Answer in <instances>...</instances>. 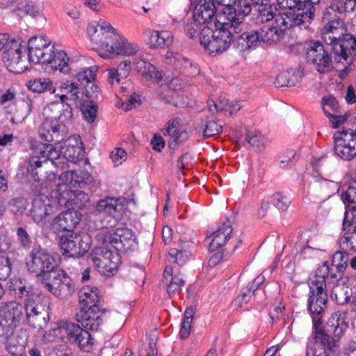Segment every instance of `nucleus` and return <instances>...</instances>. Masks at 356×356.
I'll list each match as a JSON object with an SVG mask.
<instances>
[{"instance_id": "nucleus-1", "label": "nucleus", "mask_w": 356, "mask_h": 356, "mask_svg": "<svg viewBox=\"0 0 356 356\" xmlns=\"http://www.w3.org/2000/svg\"><path fill=\"white\" fill-rule=\"evenodd\" d=\"M49 305L36 296L25 299L24 305L15 301L0 302V336L10 335L20 323L40 331L49 321Z\"/></svg>"}, {"instance_id": "nucleus-2", "label": "nucleus", "mask_w": 356, "mask_h": 356, "mask_svg": "<svg viewBox=\"0 0 356 356\" xmlns=\"http://www.w3.org/2000/svg\"><path fill=\"white\" fill-rule=\"evenodd\" d=\"M313 337L307 344L306 356H330L338 348V341L348 325L346 314L336 312L328 319L323 328H320L321 316H312Z\"/></svg>"}, {"instance_id": "nucleus-3", "label": "nucleus", "mask_w": 356, "mask_h": 356, "mask_svg": "<svg viewBox=\"0 0 356 356\" xmlns=\"http://www.w3.org/2000/svg\"><path fill=\"white\" fill-rule=\"evenodd\" d=\"M90 40L99 47V56L106 58L110 55L133 56L139 51V47L120 35L115 34L114 28L107 22L97 24L90 23L87 27Z\"/></svg>"}, {"instance_id": "nucleus-4", "label": "nucleus", "mask_w": 356, "mask_h": 356, "mask_svg": "<svg viewBox=\"0 0 356 356\" xmlns=\"http://www.w3.org/2000/svg\"><path fill=\"white\" fill-rule=\"evenodd\" d=\"M28 56L30 62L45 65L49 73L59 70L67 74L72 69L67 54L60 50L55 51V47L44 35L32 37L28 42Z\"/></svg>"}, {"instance_id": "nucleus-5", "label": "nucleus", "mask_w": 356, "mask_h": 356, "mask_svg": "<svg viewBox=\"0 0 356 356\" xmlns=\"http://www.w3.org/2000/svg\"><path fill=\"white\" fill-rule=\"evenodd\" d=\"M298 14L289 13L287 15L278 14L270 24H264L259 28L263 43L267 45H274L280 42L284 37L286 30L297 26L300 29H307L309 17L307 15L300 16Z\"/></svg>"}, {"instance_id": "nucleus-6", "label": "nucleus", "mask_w": 356, "mask_h": 356, "mask_svg": "<svg viewBox=\"0 0 356 356\" xmlns=\"http://www.w3.org/2000/svg\"><path fill=\"white\" fill-rule=\"evenodd\" d=\"M329 273L328 262L324 261L316 270V279L309 284L308 309L312 316H323L328 299L325 279L328 277Z\"/></svg>"}, {"instance_id": "nucleus-7", "label": "nucleus", "mask_w": 356, "mask_h": 356, "mask_svg": "<svg viewBox=\"0 0 356 356\" xmlns=\"http://www.w3.org/2000/svg\"><path fill=\"white\" fill-rule=\"evenodd\" d=\"M60 157V152L53 145L41 144L29 159L28 172L35 181H43L47 178L46 169Z\"/></svg>"}, {"instance_id": "nucleus-8", "label": "nucleus", "mask_w": 356, "mask_h": 356, "mask_svg": "<svg viewBox=\"0 0 356 356\" xmlns=\"http://www.w3.org/2000/svg\"><path fill=\"white\" fill-rule=\"evenodd\" d=\"M0 104L3 106L7 118L13 123L23 121L33 109L31 99L28 97H17L14 88H8L0 95Z\"/></svg>"}, {"instance_id": "nucleus-9", "label": "nucleus", "mask_w": 356, "mask_h": 356, "mask_svg": "<svg viewBox=\"0 0 356 356\" xmlns=\"http://www.w3.org/2000/svg\"><path fill=\"white\" fill-rule=\"evenodd\" d=\"M95 239L99 244L110 245L117 252L129 250L133 247L136 240L133 232L127 228L102 229L96 234Z\"/></svg>"}, {"instance_id": "nucleus-10", "label": "nucleus", "mask_w": 356, "mask_h": 356, "mask_svg": "<svg viewBox=\"0 0 356 356\" xmlns=\"http://www.w3.org/2000/svg\"><path fill=\"white\" fill-rule=\"evenodd\" d=\"M110 245H102L97 243L92 250L91 259L97 270L105 276L115 273L120 262L119 254L112 251Z\"/></svg>"}, {"instance_id": "nucleus-11", "label": "nucleus", "mask_w": 356, "mask_h": 356, "mask_svg": "<svg viewBox=\"0 0 356 356\" xmlns=\"http://www.w3.org/2000/svg\"><path fill=\"white\" fill-rule=\"evenodd\" d=\"M95 211L99 216L101 227L109 228L122 218L124 207L119 198L106 197L97 203Z\"/></svg>"}, {"instance_id": "nucleus-12", "label": "nucleus", "mask_w": 356, "mask_h": 356, "mask_svg": "<svg viewBox=\"0 0 356 356\" xmlns=\"http://www.w3.org/2000/svg\"><path fill=\"white\" fill-rule=\"evenodd\" d=\"M44 284L49 291L60 299L69 298L75 291L74 282L60 268L51 272Z\"/></svg>"}, {"instance_id": "nucleus-13", "label": "nucleus", "mask_w": 356, "mask_h": 356, "mask_svg": "<svg viewBox=\"0 0 356 356\" xmlns=\"http://www.w3.org/2000/svg\"><path fill=\"white\" fill-rule=\"evenodd\" d=\"M28 270L35 276H46L58 269L54 257L41 248L33 249L30 254V259L26 262Z\"/></svg>"}, {"instance_id": "nucleus-14", "label": "nucleus", "mask_w": 356, "mask_h": 356, "mask_svg": "<svg viewBox=\"0 0 356 356\" xmlns=\"http://www.w3.org/2000/svg\"><path fill=\"white\" fill-rule=\"evenodd\" d=\"M330 51H331L330 49L325 48L319 42H311L307 48V61L314 65L319 73L328 72L332 68V60Z\"/></svg>"}, {"instance_id": "nucleus-15", "label": "nucleus", "mask_w": 356, "mask_h": 356, "mask_svg": "<svg viewBox=\"0 0 356 356\" xmlns=\"http://www.w3.org/2000/svg\"><path fill=\"white\" fill-rule=\"evenodd\" d=\"M2 51V60L10 72L19 74L26 69L25 62L21 58L20 39L9 38Z\"/></svg>"}, {"instance_id": "nucleus-16", "label": "nucleus", "mask_w": 356, "mask_h": 356, "mask_svg": "<svg viewBox=\"0 0 356 356\" xmlns=\"http://www.w3.org/2000/svg\"><path fill=\"white\" fill-rule=\"evenodd\" d=\"M320 0H276L280 9H288L286 12L278 13L280 15H287L289 13L298 14L300 16L309 17L307 28L312 23L316 10V6Z\"/></svg>"}, {"instance_id": "nucleus-17", "label": "nucleus", "mask_w": 356, "mask_h": 356, "mask_svg": "<svg viewBox=\"0 0 356 356\" xmlns=\"http://www.w3.org/2000/svg\"><path fill=\"white\" fill-rule=\"evenodd\" d=\"M88 235L68 234L60 238V248L63 255L68 257H78L83 255L89 250Z\"/></svg>"}, {"instance_id": "nucleus-18", "label": "nucleus", "mask_w": 356, "mask_h": 356, "mask_svg": "<svg viewBox=\"0 0 356 356\" xmlns=\"http://www.w3.org/2000/svg\"><path fill=\"white\" fill-rule=\"evenodd\" d=\"M59 334L70 343L77 345L81 349L92 344L90 334L79 325L72 322H61L58 328Z\"/></svg>"}, {"instance_id": "nucleus-19", "label": "nucleus", "mask_w": 356, "mask_h": 356, "mask_svg": "<svg viewBox=\"0 0 356 356\" xmlns=\"http://www.w3.org/2000/svg\"><path fill=\"white\" fill-rule=\"evenodd\" d=\"M334 152L344 161L356 156V129L343 131L334 138Z\"/></svg>"}, {"instance_id": "nucleus-20", "label": "nucleus", "mask_w": 356, "mask_h": 356, "mask_svg": "<svg viewBox=\"0 0 356 356\" xmlns=\"http://www.w3.org/2000/svg\"><path fill=\"white\" fill-rule=\"evenodd\" d=\"M327 8L325 9L322 19L324 22L328 21V22L321 29V35L324 42L331 47L343 35L346 33V28L344 22L339 18L330 21V15L332 10H330L327 13ZM333 11L337 12L336 10Z\"/></svg>"}, {"instance_id": "nucleus-21", "label": "nucleus", "mask_w": 356, "mask_h": 356, "mask_svg": "<svg viewBox=\"0 0 356 356\" xmlns=\"http://www.w3.org/2000/svg\"><path fill=\"white\" fill-rule=\"evenodd\" d=\"M99 305L81 307L76 313V320L86 330H97L102 323V314Z\"/></svg>"}, {"instance_id": "nucleus-22", "label": "nucleus", "mask_w": 356, "mask_h": 356, "mask_svg": "<svg viewBox=\"0 0 356 356\" xmlns=\"http://www.w3.org/2000/svg\"><path fill=\"white\" fill-rule=\"evenodd\" d=\"M216 7L212 0H204V3L197 5L193 10L195 22L202 26L217 27L215 18Z\"/></svg>"}, {"instance_id": "nucleus-23", "label": "nucleus", "mask_w": 356, "mask_h": 356, "mask_svg": "<svg viewBox=\"0 0 356 356\" xmlns=\"http://www.w3.org/2000/svg\"><path fill=\"white\" fill-rule=\"evenodd\" d=\"M278 6L276 3L270 4L268 0H259L255 5L252 20L256 24H270L275 20L278 13Z\"/></svg>"}, {"instance_id": "nucleus-24", "label": "nucleus", "mask_w": 356, "mask_h": 356, "mask_svg": "<svg viewBox=\"0 0 356 356\" xmlns=\"http://www.w3.org/2000/svg\"><path fill=\"white\" fill-rule=\"evenodd\" d=\"M43 115L46 119L51 121H57L62 124L70 121L72 118V110L69 104L60 102H53L45 106Z\"/></svg>"}, {"instance_id": "nucleus-25", "label": "nucleus", "mask_w": 356, "mask_h": 356, "mask_svg": "<svg viewBox=\"0 0 356 356\" xmlns=\"http://www.w3.org/2000/svg\"><path fill=\"white\" fill-rule=\"evenodd\" d=\"M38 131L44 140L59 143L63 138L65 125L57 121H51L45 118L41 123Z\"/></svg>"}, {"instance_id": "nucleus-26", "label": "nucleus", "mask_w": 356, "mask_h": 356, "mask_svg": "<svg viewBox=\"0 0 356 356\" xmlns=\"http://www.w3.org/2000/svg\"><path fill=\"white\" fill-rule=\"evenodd\" d=\"M220 26L217 25L214 40L210 44V54L227 50L234 40V35L227 28V23L224 22Z\"/></svg>"}, {"instance_id": "nucleus-27", "label": "nucleus", "mask_w": 356, "mask_h": 356, "mask_svg": "<svg viewBox=\"0 0 356 356\" xmlns=\"http://www.w3.org/2000/svg\"><path fill=\"white\" fill-rule=\"evenodd\" d=\"M330 51L344 60H347L349 56H356V39L350 34L344 33L330 47Z\"/></svg>"}, {"instance_id": "nucleus-28", "label": "nucleus", "mask_w": 356, "mask_h": 356, "mask_svg": "<svg viewBox=\"0 0 356 356\" xmlns=\"http://www.w3.org/2000/svg\"><path fill=\"white\" fill-rule=\"evenodd\" d=\"M60 204L74 205L76 208H82L89 202V196L82 191H72L67 189V185H62L59 188Z\"/></svg>"}, {"instance_id": "nucleus-29", "label": "nucleus", "mask_w": 356, "mask_h": 356, "mask_svg": "<svg viewBox=\"0 0 356 356\" xmlns=\"http://www.w3.org/2000/svg\"><path fill=\"white\" fill-rule=\"evenodd\" d=\"M81 214L75 211H67L58 215L54 220L52 228L56 232H72L80 221Z\"/></svg>"}, {"instance_id": "nucleus-30", "label": "nucleus", "mask_w": 356, "mask_h": 356, "mask_svg": "<svg viewBox=\"0 0 356 356\" xmlns=\"http://www.w3.org/2000/svg\"><path fill=\"white\" fill-rule=\"evenodd\" d=\"M53 212V207L42 197H38L33 200L31 216L37 224L44 225L48 216Z\"/></svg>"}, {"instance_id": "nucleus-31", "label": "nucleus", "mask_w": 356, "mask_h": 356, "mask_svg": "<svg viewBox=\"0 0 356 356\" xmlns=\"http://www.w3.org/2000/svg\"><path fill=\"white\" fill-rule=\"evenodd\" d=\"M163 282L170 297L179 291L185 284V280L181 277V275L173 274L172 268L169 266L165 267L164 270Z\"/></svg>"}, {"instance_id": "nucleus-32", "label": "nucleus", "mask_w": 356, "mask_h": 356, "mask_svg": "<svg viewBox=\"0 0 356 356\" xmlns=\"http://www.w3.org/2000/svg\"><path fill=\"white\" fill-rule=\"evenodd\" d=\"M232 230L229 221L223 222L218 229L213 233V237L209 244V250L211 251H216L225 245Z\"/></svg>"}, {"instance_id": "nucleus-33", "label": "nucleus", "mask_w": 356, "mask_h": 356, "mask_svg": "<svg viewBox=\"0 0 356 356\" xmlns=\"http://www.w3.org/2000/svg\"><path fill=\"white\" fill-rule=\"evenodd\" d=\"M302 71L300 70H287L280 73L275 79L276 87H291L300 81Z\"/></svg>"}, {"instance_id": "nucleus-34", "label": "nucleus", "mask_w": 356, "mask_h": 356, "mask_svg": "<svg viewBox=\"0 0 356 356\" xmlns=\"http://www.w3.org/2000/svg\"><path fill=\"white\" fill-rule=\"evenodd\" d=\"M79 303L81 307L99 305V290L95 286H84L79 292Z\"/></svg>"}, {"instance_id": "nucleus-35", "label": "nucleus", "mask_w": 356, "mask_h": 356, "mask_svg": "<svg viewBox=\"0 0 356 356\" xmlns=\"http://www.w3.org/2000/svg\"><path fill=\"white\" fill-rule=\"evenodd\" d=\"M172 41V34L168 31H153L149 36V46L152 49L168 47Z\"/></svg>"}, {"instance_id": "nucleus-36", "label": "nucleus", "mask_w": 356, "mask_h": 356, "mask_svg": "<svg viewBox=\"0 0 356 356\" xmlns=\"http://www.w3.org/2000/svg\"><path fill=\"white\" fill-rule=\"evenodd\" d=\"M261 42H263V39L259 29L251 32L243 33L238 38V43L241 46L243 51L254 48Z\"/></svg>"}, {"instance_id": "nucleus-37", "label": "nucleus", "mask_w": 356, "mask_h": 356, "mask_svg": "<svg viewBox=\"0 0 356 356\" xmlns=\"http://www.w3.org/2000/svg\"><path fill=\"white\" fill-rule=\"evenodd\" d=\"M135 65L138 72H140L147 79H154L156 81L162 79L161 74L156 70V67L144 59H138L135 62Z\"/></svg>"}, {"instance_id": "nucleus-38", "label": "nucleus", "mask_w": 356, "mask_h": 356, "mask_svg": "<svg viewBox=\"0 0 356 356\" xmlns=\"http://www.w3.org/2000/svg\"><path fill=\"white\" fill-rule=\"evenodd\" d=\"M6 336L8 337V335ZM26 344V339L23 338L19 335L7 338L5 343L7 351L15 356L22 355L24 353Z\"/></svg>"}, {"instance_id": "nucleus-39", "label": "nucleus", "mask_w": 356, "mask_h": 356, "mask_svg": "<svg viewBox=\"0 0 356 356\" xmlns=\"http://www.w3.org/2000/svg\"><path fill=\"white\" fill-rule=\"evenodd\" d=\"M65 177H67L66 181L73 185L77 184L78 186L83 188L86 186H90L92 183V178L87 172L81 170H74L67 172Z\"/></svg>"}, {"instance_id": "nucleus-40", "label": "nucleus", "mask_w": 356, "mask_h": 356, "mask_svg": "<svg viewBox=\"0 0 356 356\" xmlns=\"http://www.w3.org/2000/svg\"><path fill=\"white\" fill-rule=\"evenodd\" d=\"M27 86L34 92L42 93L47 91L52 94L56 92L52 81L47 78L30 81Z\"/></svg>"}, {"instance_id": "nucleus-41", "label": "nucleus", "mask_w": 356, "mask_h": 356, "mask_svg": "<svg viewBox=\"0 0 356 356\" xmlns=\"http://www.w3.org/2000/svg\"><path fill=\"white\" fill-rule=\"evenodd\" d=\"M331 297L337 305H343L350 301L351 292L348 286L337 284L332 290Z\"/></svg>"}, {"instance_id": "nucleus-42", "label": "nucleus", "mask_w": 356, "mask_h": 356, "mask_svg": "<svg viewBox=\"0 0 356 356\" xmlns=\"http://www.w3.org/2000/svg\"><path fill=\"white\" fill-rule=\"evenodd\" d=\"M97 71V66H91L80 70L75 75L74 77L79 83L80 86H84L86 84L96 81V73Z\"/></svg>"}, {"instance_id": "nucleus-43", "label": "nucleus", "mask_w": 356, "mask_h": 356, "mask_svg": "<svg viewBox=\"0 0 356 356\" xmlns=\"http://www.w3.org/2000/svg\"><path fill=\"white\" fill-rule=\"evenodd\" d=\"M356 8V0H333L327 13L330 10H336L340 14L354 11Z\"/></svg>"}, {"instance_id": "nucleus-44", "label": "nucleus", "mask_w": 356, "mask_h": 356, "mask_svg": "<svg viewBox=\"0 0 356 356\" xmlns=\"http://www.w3.org/2000/svg\"><path fill=\"white\" fill-rule=\"evenodd\" d=\"M74 144L71 143V140L67 141L65 144V149L63 151L65 158L70 159L72 161H76L83 156V150L77 140L74 141Z\"/></svg>"}, {"instance_id": "nucleus-45", "label": "nucleus", "mask_w": 356, "mask_h": 356, "mask_svg": "<svg viewBox=\"0 0 356 356\" xmlns=\"http://www.w3.org/2000/svg\"><path fill=\"white\" fill-rule=\"evenodd\" d=\"M216 28L211 26H204L199 33V39L201 45L210 54V44L214 40Z\"/></svg>"}, {"instance_id": "nucleus-46", "label": "nucleus", "mask_w": 356, "mask_h": 356, "mask_svg": "<svg viewBox=\"0 0 356 356\" xmlns=\"http://www.w3.org/2000/svg\"><path fill=\"white\" fill-rule=\"evenodd\" d=\"M315 188L320 193H323L330 196L334 194L336 191L338 190L337 183L327 180V179H320L316 181Z\"/></svg>"}, {"instance_id": "nucleus-47", "label": "nucleus", "mask_w": 356, "mask_h": 356, "mask_svg": "<svg viewBox=\"0 0 356 356\" xmlns=\"http://www.w3.org/2000/svg\"><path fill=\"white\" fill-rule=\"evenodd\" d=\"M349 254L346 252L337 251L332 256V266L336 268V270L343 271L348 268L349 263Z\"/></svg>"}, {"instance_id": "nucleus-48", "label": "nucleus", "mask_w": 356, "mask_h": 356, "mask_svg": "<svg viewBox=\"0 0 356 356\" xmlns=\"http://www.w3.org/2000/svg\"><path fill=\"white\" fill-rule=\"evenodd\" d=\"M185 61L186 58L179 54L172 52H167L165 58V63L172 65L175 70H179L180 73H181L183 70Z\"/></svg>"}, {"instance_id": "nucleus-49", "label": "nucleus", "mask_w": 356, "mask_h": 356, "mask_svg": "<svg viewBox=\"0 0 356 356\" xmlns=\"http://www.w3.org/2000/svg\"><path fill=\"white\" fill-rule=\"evenodd\" d=\"M270 202L278 210L286 211L291 203L289 197L282 193H275L270 196Z\"/></svg>"}, {"instance_id": "nucleus-50", "label": "nucleus", "mask_w": 356, "mask_h": 356, "mask_svg": "<svg viewBox=\"0 0 356 356\" xmlns=\"http://www.w3.org/2000/svg\"><path fill=\"white\" fill-rule=\"evenodd\" d=\"M60 87L66 92L65 94L60 96L61 99L66 98L76 100L78 98V94L80 93V88L78 83L67 81L63 83Z\"/></svg>"}, {"instance_id": "nucleus-51", "label": "nucleus", "mask_w": 356, "mask_h": 356, "mask_svg": "<svg viewBox=\"0 0 356 356\" xmlns=\"http://www.w3.org/2000/svg\"><path fill=\"white\" fill-rule=\"evenodd\" d=\"M323 109L325 115L332 113H339L340 106L338 101L333 96L324 97L322 99Z\"/></svg>"}, {"instance_id": "nucleus-52", "label": "nucleus", "mask_w": 356, "mask_h": 356, "mask_svg": "<svg viewBox=\"0 0 356 356\" xmlns=\"http://www.w3.org/2000/svg\"><path fill=\"white\" fill-rule=\"evenodd\" d=\"M341 245L347 250L356 251V225L346 232L341 239Z\"/></svg>"}, {"instance_id": "nucleus-53", "label": "nucleus", "mask_w": 356, "mask_h": 356, "mask_svg": "<svg viewBox=\"0 0 356 356\" xmlns=\"http://www.w3.org/2000/svg\"><path fill=\"white\" fill-rule=\"evenodd\" d=\"M245 140L256 150H261L264 147V137L257 131H247Z\"/></svg>"}, {"instance_id": "nucleus-54", "label": "nucleus", "mask_w": 356, "mask_h": 356, "mask_svg": "<svg viewBox=\"0 0 356 356\" xmlns=\"http://www.w3.org/2000/svg\"><path fill=\"white\" fill-rule=\"evenodd\" d=\"M170 136L168 145L171 149H177L179 144L184 143L188 138V134L186 131L180 129L174 134H167Z\"/></svg>"}, {"instance_id": "nucleus-55", "label": "nucleus", "mask_w": 356, "mask_h": 356, "mask_svg": "<svg viewBox=\"0 0 356 356\" xmlns=\"http://www.w3.org/2000/svg\"><path fill=\"white\" fill-rule=\"evenodd\" d=\"M168 254L170 257L169 261L176 263L179 266H181L185 264L189 257L188 252L186 250L179 251L176 248L170 249Z\"/></svg>"}, {"instance_id": "nucleus-56", "label": "nucleus", "mask_w": 356, "mask_h": 356, "mask_svg": "<svg viewBox=\"0 0 356 356\" xmlns=\"http://www.w3.org/2000/svg\"><path fill=\"white\" fill-rule=\"evenodd\" d=\"M97 106L93 100L82 106L81 111L87 122H92L95 121L97 117Z\"/></svg>"}, {"instance_id": "nucleus-57", "label": "nucleus", "mask_w": 356, "mask_h": 356, "mask_svg": "<svg viewBox=\"0 0 356 356\" xmlns=\"http://www.w3.org/2000/svg\"><path fill=\"white\" fill-rule=\"evenodd\" d=\"M341 200L345 204H356V181L352 182L348 188L342 192Z\"/></svg>"}, {"instance_id": "nucleus-58", "label": "nucleus", "mask_w": 356, "mask_h": 356, "mask_svg": "<svg viewBox=\"0 0 356 356\" xmlns=\"http://www.w3.org/2000/svg\"><path fill=\"white\" fill-rule=\"evenodd\" d=\"M356 222V206L348 205L346 207L343 221V229L346 230L348 227H351L353 223Z\"/></svg>"}, {"instance_id": "nucleus-59", "label": "nucleus", "mask_w": 356, "mask_h": 356, "mask_svg": "<svg viewBox=\"0 0 356 356\" xmlns=\"http://www.w3.org/2000/svg\"><path fill=\"white\" fill-rule=\"evenodd\" d=\"M222 127L218 124L217 120L208 121L204 124L203 135L205 137H211L218 134L222 131Z\"/></svg>"}, {"instance_id": "nucleus-60", "label": "nucleus", "mask_w": 356, "mask_h": 356, "mask_svg": "<svg viewBox=\"0 0 356 356\" xmlns=\"http://www.w3.org/2000/svg\"><path fill=\"white\" fill-rule=\"evenodd\" d=\"M253 2L254 0H235L234 9L243 16L248 15L252 10Z\"/></svg>"}, {"instance_id": "nucleus-61", "label": "nucleus", "mask_w": 356, "mask_h": 356, "mask_svg": "<svg viewBox=\"0 0 356 356\" xmlns=\"http://www.w3.org/2000/svg\"><path fill=\"white\" fill-rule=\"evenodd\" d=\"M85 89V95L87 97L97 100L101 97V90L96 81H92L83 86Z\"/></svg>"}, {"instance_id": "nucleus-62", "label": "nucleus", "mask_w": 356, "mask_h": 356, "mask_svg": "<svg viewBox=\"0 0 356 356\" xmlns=\"http://www.w3.org/2000/svg\"><path fill=\"white\" fill-rule=\"evenodd\" d=\"M220 108L221 111L229 112V115H232L239 111L241 106L237 102L225 99L220 102Z\"/></svg>"}, {"instance_id": "nucleus-63", "label": "nucleus", "mask_w": 356, "mask_h": 356, "mask_svg": "<svg viewBox=\"0 0 356 356\" xmlns=\"http://www.w3.org/2000/svg\"><path fill=\"white\" fill-rule=\"evenodd\" d=\"M252 287H246L243 289L238 298L232 302V306L235 307H241L243 304L247 303L251 298Z\"/></svg>"}, {"instance_id": "nucleus-64", "label": "nucleus", "mask_w": 356, "mask_h": 356, "mask_svg": "<svg viewBox=\"0 0 356 356\" xmlns=\"http://www.w3.org/2000/svg\"><path fill=\"white\" fill-rule=\"evenodd\" d=\"M72 352L66 345L56 346L49 353V356H72Z\"/></svg>"}]
</instances>
